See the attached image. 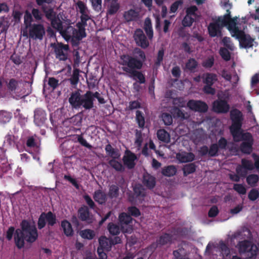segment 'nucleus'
<instances>
[{
	"label": "nucleus",
	"mask_w": 259,
	"mask_h": 259,
	"mask_svg": "<svg viewBox=\"0 0 259 259\" xmlns=\"http://www.w3.org/2000/svg\"><path fill=\"white\" fill-rule=\"evenodd\" d=\"M237 138L233 140L235 142L242 141L239 146L241 152L245 154H250L253 151L254 140L252 134L249 132H243L238 134Z\"/></svg>",
	"instance_id": "0eeeda50"
},
{
	"label": "nucleus",
	"mask_w": 259,
	"mask_h": 259,
	"mask_svg": "<svg viewBox=\"0 0 259 259\" xmlns=\"http://www.w3.org/2000/svg\"><path fill=\"white\" fill-rule=\"evenodd\" d=\"M187 107L192 111L205 113L208 110L207 104L201 100H190L187 103Z\"/></svg>",
	"instance_id": "ddd939ff"
},
{
	"label": "nucleus",
	"mask_w": 259,
	"mask_h": 259,
	"mask_svg": "<svg viewBox=\"0 0 259 259\" xmlns=\"http://www.w3.org/2000/svg\"><path fill=\"white\" fill-rule=\"evenodd\" d=\"M106 153L113 158H118L119 155L116 151V150L112 147V146L109 144H107L105 148Z\"/></svg>",
	"instance_id": "09e8293b"
},
{
	"label": "nucleus",
	"mask_w": 259,
	"mask_h": 259,
	"mask_svg": "<svg viewBox=\"0 0 259 259\" xmlns=\"http://www.w3.org/2000/svg\"><path fill=\"white\" fill-rule=\"evenodd\" d=\"M136 119L139 127L143 128L145 124V117L142 111L137 110L136 113Z\"/></svg>",
	"instance_id": "37998d69"
},
{
	"label": "nucleus",
	"mask_w": 259,
	"mask_h": 259,
	"mask_svg": "<svg viewBox=\"0 0 259 259\" xmlns=\"http://www.w3.org/2000/svg\"><path fill=\"white\" fill-rule=\"evenodd\" d=\"M248 199L251 201H255L259 197V191L256 189H252L248 195Z\"/></svg>",
	"instance_id": "774afa93"
},
{
	"label": "nucleus",
	"mask_w": 259,
	"mask_h": 259,
	"mask_svg": "<svg viewBox=\"0 0 259 259\" xmlns=\"http://www.w3.org/2000/svg\"><path fill=\"white\" fill-rule=\"evenodd\" d=\"M144 29L149 38L151 39L153 36V31L151 20L148 17L145 19Z\"/></svg>",
	"instance_id": "2f4dec72"
},
{
	"label": "nucleus",
	"mask_w": 259,
	"mask_h": 259,
	"mask_svg": "<svg viewBox=\"0 0 259 259\" xmlns=\"http://www.w3.org/2000/svg\"><path fill=\"white\" fill-rule=\"evenodd\" d=\"M127 213L131 217L135 218H138L141 214L140 209L135 206H130L127 208Z\"/></svg>",
	"instance_id": "de8ad7c7"
},
{
	"label": "nucleus",
	"mask_w": 259,
	"mask_h": 259,
	"mask_svg": "<svg viewBox=\"0 0 259 259\" xmlns=\"http://www.w3.org/2000/svg\"><path fill=\"white\" fill-rule=\"evenodd\" d=\"M75 31V28L66 23L65 26L60 34L66 40H69L71 38L73 39Z\"/></svg>",
	"instance_id": "412c9836"
},
{
	"label": "nucleus",
	"mask_w": 259,
	"mask_h": 259,
	"mask_svg": "<svg viewBox=\"0 0 259 259\" xmlns=\"http://www.w3.org/2000/svg\"><path fill=\"white\" fill-rule=\"evenodd\" d=\"M136 155L131 152L127 156H124L123 158V161L124 164L127 166L128 168H133L135 166V160L136 159Z\"/></svg>",
	"instance_id": "393cba45"
},
{
	"label": "nucleus",
	"mask_w": 259,
	"mask_h": 259,
	"mask_svg": "<svg viewBox=\"0 0 259 259\" xmlns=\"http://www.w3.org/2000/svg\"><path fill=\"white\" fill-rule=\"evenodd\" d=\"M238 245L239 251L241 253H248V255L250 258L256 255L258 248L251 242L246 240H243L239 242Z\"/></svg>",
	"instance_id": "9b49d317"
},
{
	"label": "nucleus",
	"mask_w": 259,
	"mask_h": 259,
	"mask_svg": "<svg viewBox=\"0 0 259 259\" xmlns=\"http://www.w3.org/2000/svg\"><path fill=\"white\" fill-rule=\"evenodd\" d=\"M176 172L177 168L176 166L173 165L164 166L161 170L162 175L167 177L174 176L176 175Z\"/></svg>",
	"instance_id": "7c9ffc66"
},
{
	"label": "nucleus",
	"mask_w": 259,
	"mask_h": 259,
	"mask_svg": "<svg viewBox=\"0 0 259 259\" xmlns=\"http://www.w3.org/2000/svg\"><path fill=\"white\" fill-rule=\"evenodd\" d=\"M183 4V0H178L172 3L169 9L170 13H176L180 6H181Z\"/></svg>",
	"instance_id": "69168bd1"
},
{
	"label": "nucleus",
	"mask_w": 259,
	"mask_h": 259,
	"mask_svg": "<svg viewBox=\"0 0 259 259\" xmlns=\"http://www.w3.org/2000/svg\"><path fill=\"white\" fill-rule=\"evenodd\" d=\"M228 50L226 48H221L219 51L220 56L226 61H229L231 59V54Z\"/></svg>",
	"instance_id": "8fccbe9b"
},
{
	"label": "nucleus",
	"mask_w": 259,
	"mask_h": 259,
	"mask_svg": "<svg viewBox=\"0 0 259 259\" xmlns=\"http://www.w3.org/2000/svg\"><path fill=\"white\" fill-rule=\"evenodd\" d=\"M30 13L36 21H39L42 20L43 15L39 9L37 8H33L31 10V13Z\"/></svg>",
	"instance_id": "0e129e2a"
},
{
	"label": "nucleus",
	"mask_w": 259,
	"mask_h": 259,
	"mask_svg": "<svg viewBox=\"0 0 259 259\" xmlns=\"http://www.w3.org/2000/svg\"><path fill=\"white\" fill-rule=\"evenodd\" d=\"M107 5V14L112 15L116 14L119 9L120 5L118 2L106 3Z\"/></svg>",
	"instance_id": "f704fd0d"
},
{
	"label": "nucleus",
	"mask_w": 259,
	"mask_h": 259,
	"mask_svg": "<svg viewBox=\"0 0 259 259\" xmlns=\"http://www.w3.org/2000/svg\"><path fill=\"white\" fill-rule=\"evenodd\" d=\"M133 191L136 197H143L145 196L144 190L141 185H136L133 189Z\"/></svg>",
	"instance_id": "603ef678"
},
{
	"label": "nucleus",
	"mask_w": 259,
	"mask_h": 259,
	"mask_svg": "<svg viewBox=\"0 0 259 259\" xmlns=\"http://www.w3.org/2000/svg\"><path fill=\"white\" fill-rule=\"evenodd\" d=\"M133 218L125 212H122L119 215V221L121 226L122 232L131 233L133 231V227L130 225L133 222Z\"/></svg>",
	"instance_id": "f8f14e48"
},
{
	"label": "nucleus",
	"mask_w": 259,
	"mask_h": 259,
	"mask_svg": "<svg viewBox=\"0 0 259 259\" xmlns=\"http://www.w3.org/2000/svg\"><path fill=\"white\" fill-rule=\"evenodd\" d=\"M108 230L110 234L112 235H118L122 232L121 226L120 227L113 223H110L108 225Z\"/></svg>",
	"instance_id": "e433bc0d"
},
{
	"label": "nucleus",
	"mask_w": 259,
	"mask_h": 259,
	"mask_svg": "<svg viewBox=\"0 0 259 259\" xmlns=\"http://www.w3.org/2000/svg\"><path fill=\"white\" fill-rule=\"evenodd\" d=\"M46 113L45 111L41 108H37L34 111V122L38 126L42 125L45 122Z\"/></svg>",
	"instance_id": "6ab92c4d"
},
{
	"label": "nucleus",
	"mask_w": 259,
	"mask_h": 259,
	"mask_svg": "<svg viewBox=\"0 0 259 259\" xmlns=\"http://www.w3.org/2000/svg\"><path fill=\"white\" fill-rule=\"evenodd\" d=\"M134 56H132L128 54H123L120 56L119 63L121 65H125L128 63L129 60L132 59L140 61L143 65L144 62L146 61V57L144 52L139 48H136L133 51Z\"/></svg>",
	"instance_id": "1a4fd4ad"
},
{
	"label": "nucleus",
	"mask_w": 259,
	"mask_h": 259,
	"mask_svg": "<svg viewBox=\"0 0 259 259\" xmlns=\"http://www.w3.org/2000/svg\"><path fill=\"white\" fill-rule=\"evenodd\" d=\"M138 16V13L135 10L130 9L125 11L123 14V17L127 22H130L135 20Z\"/></svg>",
	"instance_id": "473e14b6"
},
{
	"label": "nucleus",
	"mask_w": 259,
	"mask_h": 259,
	"mask_svg": "<svg viewBox=\"0 0 259 259\" xmlns=\"http://www.w3.org/2000/svg\"><path fill=\"white\" fill-rule=\"evenodd\" d=\"M173 107H178L179 108L185 107V101L182 97L174 98L172 100Z\"/></svg>",
	"instance_id": "4d7b16f0"
},
{
	"label": "nucleus",
	"mask_w": 259,
	"mask_h": 259,
	"mask_svg": "<svg viewBox=\"0 0 259 259\" xmlns=\"http://www.w3.org/2000/svg\"><path fill=\"white\" fill-rule=\"evenodd\" d=\"M198 65V62L194 58H190L185 64V69L194 72Z\"/></svg>",
	"instance_id": "c9c22d12"
},
{
	"label": "nucleus",
	"mask_w": 259,
	"mask_h": 259,
	"mask_svg": "<svg viewBox=\"0 0 259 259\" xmlns=\"http://www.w3.org/2000/svg\"><path fill=\"white\" fill-rule=\"evenodd\" d=\"M79 72L80 70L79 69H74L72 74L69 79L71 85L76 86L77 84L79 81Z\"/></svg>",
	"instance_id": "79ce46f5"
},
{
	"label": "nucleus",
	"mask_w": 259,
	"mask_h": 259,
	"mask_svg": "<svg viewBox=\"0 0 259 259\" xmlns=\"http://www.w3.org/2000/svg\"><path fill=\"white\" fill-rule=\"evenodd\" d=\"M172 114L167 112L162 113L161 115V118L164 124L165 125H170L173 122Z\"/></svg>",
	"instance_id": "49530a36"
},
{
	"label": "nucleus",
	"mask_w": 259,
	"mask_h": 259,
	"mask_svg": "<svg viewBox=\"0 0 259 259\" xmlns=\"http://www.w3.org/2000/svg\"><path fill=\"white\" fill-rule=\"evenodd\" d=\"M7 87L8 90L12 93H15L16 90L18 88V80L15 78H12L7 81Z\"/></svg>",
	"instance_id": "72a5a7b5"
},
{
	"label": "nucleus",
	"mask_w": 259,
	"mask_h": 259,
	"mask_svg": "<svg viewBox=\"0 0 259 259\" xmlns=\"http://www.w3.org/2000/svg\"><path fill=\"white\" fill-rule=\"evenodd\" d=\"M231 125L229 127L230 132L233 138H237L238 134L243 133L242 130L244 116L243 113L237 108L232 109L230 112Z\"/></svg>",
	"instance_id": "20e7f679"
},
{
	"label": "nucleus",
	"mask_w": 259,
	"mask_h": 259,
	"mask_svg": "<svg viewBox=\"0 0 259 259\" xmlns=\"http://www.w3.org/2000/svg\"><path fill=\"white\" fill-rule=\"evenodd\" d=\"M241 166L246 170H251L254 168L253 163L250 160H247L245 158L241 159Z\"/></svg>",
	"instance_id": "864d4df0"
},
{
	"label": "nucleus",
	"mask_w": 259,
	"mask_h": 259,
	"mask_svg": "<svg viewBox=\"0 0 259 259\" xmlns=\"http://www.w3.org/2000/svg\"><path fill=\"white\" fill-rule=\"evenodd\" d=\"M219 149L218 148V146L217 144H212L210 145L209 147V156L210 157H215L219 155Z\"/></svg>",
	"instance_id": "bf43d9fd"
},
{
	"label": "nucleus",
	"mask_w": 259,
	"mask_h": 259,
	"mask_svg": "<svg viewBox=\"0 0 259 259\" xmlns=\"http://www.w3.org/2000/svg\"><path fill=\"white\" fill-rule=\"evenodd\" d=\"M214 57L213 56H211L204 60L202 63V65L205 68H210L213 66L214 65Z\"/></svg>",
	"instance_id": "13d9d810"
},
{
	"label": "nucleus",
	"mask_w": 259,
	"mask_h": 259,
	"mask_svg": "<svg viewBox=\"0 0 259 259\" xmlns=\"http://www.w3.org/2000/svg\"><path fill=\"white\" fill-rule=\"evenodd\" d=\"M194 22V18L186 14L182 21V24L184 27H190Z\"/></svg>",
	"instance_id": "3c124183"
},
{
	"label": "nucleus",
	"mask_w": 259,
	"mask_h": 259,
	"mask_svg": "<svg viewBox=\"0 0 259 259\" xmlns=\"http://www.w3.org/2000/svg\"><path fill=\"white\" fill-rule=\"evenodd\" d=\"M77 216L81 221L88 224L92 223L93 222V215L87 205H83L79 208L77 211Z\"/></svg>",
	"instance_id": "4468645a"
},
{
	"label": "nucleus",
	"mask_w": 259,
	"mask_h": 259,
	"mask_svg": "<svg viewBox=\"0 0 259 259\" xmlns=\"http://www.w3.org/2000/svg\"><path fill=\"white\" fill-rule=\"evenodd\" d=\"M177 157L181 162L186 163L193 161L195 159V156L192 152H185L178 154Z\"/></svg>",
	"instance_id": "5701e85b"
},
{
	"label": "nucleus",
	"mask_w": 259,
	"mask_h": 259,
	"mask_svg": "<svg viewBox=\"0 0 259 259\" xmlns=\"http://www.w3.org/2000/svg\"><path fill=\"white\" fill-rule=\"evenodd\" d=\"M33 17L31 14L28 11H25L24 16V24L26 29L32 25Z\"/></svg>",
	"instance_id": "a19ab883"
},
{
	"label": "nucleus",
	"mask_w": 259,
	"mask_h": 259,
	"mask_svg": "<svg viewBox=\"0 0 259 259\" xmlns=\"http://www.w3.org/2000/svg\"><path fill=\"white\" fill-rule=\"evenodd\" d=\"M213 110L218 113H227L230 109L229 105L224 100H218L213 102L212 104Z\"/></svg>",
	"instance_id": "dca6fc26"
},
{
	"label": "nucleus",
	"mask_w": 259,
	"mask_h": 259,
	"mask_svg": "<svg viewBox=\"0 0 259 259\" xmlns=\"http://www.w3.org/2000/svg\"><path fill=\"white\" fill-rule=\"evenodd\" d=\"M196 166L194 163H191L186 164L183 168V171L184 176H187L188 175L193 174L196 171Z\"/></svg>",
	"instance_id": "ea45409f"
},
{
	"label": "nucleus",
	"mask_w": 259,
	"mask_h": 259,
	"mask_svg": "<svg viewBox=\"0 0 259 259\" xmlns=\"http://www.w3.org/2000/svg\"><path fill=\"white\" fill-rule=\"evenodd\" d=\"M99 246L98 248H102L106 251L111 250L112 245L111 244L110 238H107L105 236H101L99 239Z\"/></svg>",
	"instance_id": "a878e982"
},
{
	"label": "nucleus",
	"mask_w": 259,
	"mask_h": 259,
	"mask_svg": "<svg viewBox=\"0 0 259 259\" xmlns=\"http://www.w3.org/2000/svg\"><path fill=\"white\" fill-rule=\"evenodd\" d=\"M233 189L239 194L244 195L246 193V188L241 184H234Z\"/></svg>",
	"instance_id": "e2e57ef3"
},
{
	"label": "nucleus",
	"mask_w": 259,
	"mask_h": 259,
	"mask_svg": "<svg viewBox=\"0 0 259 259\" xmlns=\"http://www.w3.org/2000/svg\"><path fill=\"white\" fill-rule=\"evenodd\" d=\"M203 82L206 85H212L218 80V76L213 73H206L202 76Z\"/></svg>",
	"instance_id": "4be33fe9"
},
{
	"label": "nucleus",
	"mask_w": 259,
	"mask_h": 259,
	"mask_svg": "<svg viewBox=\"0 0 259 259\" xmlns=\"http://www.w3.org/2000/svg\"><path fill=\"white\" fill-rule=\"evenodd\" d=\"M233 25V29L231 28V26L229 28L232 36L235 37L239 40V45L241 48L245 49L252 48L255 39L252 38L250 35L245 34L243 30H240L236 25V22Z\"/></svg>",
	"instance_id": "423d86ee"
},
{
	"label": "nucleus",
	"mask_w": 259,
	"mask_h": 259,
	"mask_svg": "<svg viewBox=\"0 0 259 259\" xmlns=\"http://www.w3.org/2000/svg\"><path fill=\"white\" fill-rule=\"evenodd\" d=\"M134 38L136 44L143 49L147 48L149 45L146 35L141 29H137L135 31Z\"/></svg>",
	"instance_id": "2eb2a0df"
},
{
	"label": "nucleus",
	"mask_w": 259,
	"mask_h": 259,
	"mask_svg": "<svg viewBox=\"0 0 259 259\" xmlns=\"http://www.w3.org/2000/svg\"><path fill=\"white\" fill-rule=\"evenodd\" d=\"M81 91L77 90L72 92L68 99V102L72 109H84L91 110L94 107V103L87 91L84 94H81Z\"/></svg>",
	"instance_id": "7ed1b4c3"
},
{
	"label": "nucleus",
	"mask_w": 259,
	"mask_h": 259,
	"mask_svg": "<svg viewBox=\"0 0 259 259\" xmlns=\"http://www.w3.org/2000/svg\"><path fill=\"white\" fill-rule=\"evenodd\" d=\"M61 227L63 230L64 233L66 236H72L73 235V230L71 224L66 220L61 222Z\"/></svg>",
	"instance_id": "cd10ccee"
},
{
	"label": "nucleus",
	"mask_w": 259,
	"mask_h": 259,
	"mask_svg": "<svg viewBox=\"0 0 259 259\" xmlns=\"http://www.w3.org/2000/svg\"><path fill=\"white\" fill-rule=\"evenodd\" d=\"M81 236L83 238L91 240L95 237V233L92 230L85 229L81 231Z\"/></svg>",
	"instance_id": "5fc2aeb1"
},
{
	"label": "nucleus",
	"mask_w": 259,
	"mask_h": 259,
	"mask_svg": "<svg viewBox=\"0 0 259 259\" xmlns=\"http://www.w3.org/2000/svg\"><path fill=\"white\" fill-rule=\"evenodd\" d=\"M83 198L85 200L86 203L88 205V207L92 209H95L97 208L96 205L95 204L92 198L88 195L85 194L83 196Z\"/></svg>",
	"instance_id": "052dcab7"
},
{
	"label": "nucleus",
	"mask_w": 259,
	"mask_h": 259,
	"mask_svg": "<svg viewBox=\"0 0 259 259\" xmlns=\"http://www.w3.org/2000/svg\"><path fill=\"white\" fill-rule=\"evenodd\" d=\"M51 24L52 27L57 31L59 32L60 33L62 31L66 25V24H63V23L58 16L56 18H55L52 20Z\"/></svg>",
	"instance_id": "c756f323"
},
{
	"label": "nucleus",
	"mask_w": 259,
	"mask_h": 259,
	"mask_svg": "<svg viewBox=\"0 0 259 259\" xmlns=\"http://www.w3.org/2000/svg\"><path fill=\"white\" fill-rule=\"evenodd\" d=\"M93 198L100 204L105 203L107 200L106 194L101 190H98L94 192Z\"/></svg>",
	"instance_id": "b1692460"
},
{
	"label": "nucleus",
	"mask_w": 259,
	"mask_h": 259,
	"mask_svg": "<svg viewBox=\"0 0 259 259\" xmlns=\"http://www.w3.org/2000/svg\"><path fill=\"white\" fill-rule=\"evenodd\" d=\"M119 187L116 185H112L109 187L108 196L111 198H116L119 195Z\"/></svg>",
	"instance_id": "a18cd8bd"
},
{
	"label": "nucleus",
	"mask_w": 259,
	"mask_h": 259,
	"mask_svg": "<svg viewBox=\"0 0 259 259\" xmlns=\"http://www.w3.org/2000/svg\"><path fill=\"white\" fill-rule=\"evenodd\" d=\"M116 158H113L109 161V164L115 170L117 171H123L124 170V167L122 163L115 160Z\"/></svg>",
	"instance_id": "58836bf2"
},
{
	"label": "nucleus",
	"mask_w": 259,
	"mask_h": 259,
	"mask_svg": "<svg viewBox=\"0 0 259 259\" xmlns=\"http://www.w3.org/2000/svg\"><path fill=\"white\" fill-rule=\"evenodd\" d=\"M20 228L16 229L14 242L16 247L20 249L24 247L25 241L29 243L34 242L38 238V231L34 225L26 220L20 223Z\"/></svg>",
	"instance_id": "f257e3e1"
},
{
	"label": "nucleus",
	"mask_w": 259,
	"mask_h": 259,
	"mask_svg": "<svg viewBox=\"0 0 259 259\" xmlns=\"http://www.w3.org/2000/svg\"><path fill=\"white\" fill-rule=\"evenodd\" d=\"M157 136L158 140L163 142H168L169 140V134L164 129L158 130Z\"/></svg>",
	"instance_id": "4c0bfd02"
},
{
	"label": "nucleus",
	"mask_w": 259,
	"mask_h": 259,
	"mask_svg": "<svg viewBox=\"0 0 259 259\" xmlns=\"http://www.w3.org/2000/svg\"><path fill=\"white\" fill-rule=\"evenodd\" d=\"M142 183L148 189L152 190L155 187L156 178L148 172H145L143 175Z\"/></svg>",
	"instance_id": "a211bd4d"
},
{
	"label": "nucleus",
	"mask_w": 259,
	"mask_h": 259,
	"mask_svg": "<svg viewBox=\"0 0 259 259\" xmlns=\"http://www.w3.org/2000/svg\"><path fill=\"white\" fill-rule=\"evenodd\" d=\"M86 35L85 29H80V30L75 29L74 38L79 41L85 37Z\"/></svg>",
	"instance_id": "680f3d73"
},
{
	"label": "nucleus",
	"mask_w": 259,
	"mask_h": 259,
	"mask_svg": "<svg viewBox=\"0 0 259 259\" xmlns=\"http://www.w3.org/2000/svg\"><path fill=\"white\" fill-rule=\"evenodd\" d=\"M172 235L168 233H164L160 236L157 240V243L160 245H164L168 243H171Z\"/></svg>",
	"instance_id": "c85d7f7f"
},
{
	"label": "nucleus",
	"mask_w": 259,
	"mask_h": 259,
	"mask_svg": "<svg viewBox=\"0 0 259 259\" xmlns=\"http://www.w3.org/2000/svg\"><path fill=\"white\" fill-rule=\"evenodd\" d=\"M222 42L223 45L226 47V48L231 51L234 50V46L232 42L231 38L230 37L227 36L224 37L222 39Z\"/></svg>",
	"instance_id": "6e6d98bb"
},
{
	"label": "nucleus",
	"mask_w": 259,
	"mask_h": 259,
	"mask_svg": "<svg viewBox=\"0 0 259 259\" xmlns=\"http://www.w3.org/2000/svg\"><path fill=\"white\" fill-rule=\"evenodd\" d=\"M57 217L55 213L49 211L48 212H43L39 215L37 221V227L39 230L44 228L47 223L48 227H52L57 223Z\"/></svg>",
	"instance_id": "9d476101"
},
{
	"label": "nucleus",
	"mask_w": 259,
	"mask_h": 259,
	"mask_svg": "<svg viewBox=\"0 0 259 259\" xmlns=\"http://www.w3.org/2000/svg\"><path fill=\"white\" fill-rule=\"evenodd\" d=\"M127 65H122V69L123 71L125 72L131 77H133L134 79H138L140 83H145L146 81L144 75L142 72L138 71L140 70L143 65L142 63L140 61L132 59L129 60Z\"/></svg>",
	"instance_id": "39448f33"
},
{
	"label": "nucleus",
	"mask_w": 259,
	"mask_h": 259,
	"mask_svg": "<svg viewBox=\"0 0 259 259\" xmlns=\"http://www.w3.org/2000/svg\"><path fill=\"white\" fill-rule=\"evenodd\" d=\"M184 250L183 248H179L174 250L172 252L175 259H190L186 255H182L181 252Z\"/></svg>",
	"instance_id": "338daca9"
},
{
	"label": "nucleus",
	"mask_w": 259,
	"mask_h": 259,
	"mask_svg": "<svg viewBox=\"0 0 259 259\" xmlns=\"http://www.w3.org/2000/svg\"><path fill=\"white\" fill-rule=\"evenodd\" d=\"M259 180L258 175L256 174H250L246 177L247 183L252 187L256 186Z\"/></svg>",
	"instance_id": "c03bdc74"
},
{
	"label": "nucleus",
	"mask_w": 259,
	"mask_h": 259,
	"mask_svg": "<svg viewBox=\"0 0 259 259\" xmlns=\"http://www.w3.org/2000/svg\"><path fill=\"white\" fill-rule=\"evenodd\" d=\"M237 20L236 17L231 18V12L227 10L226 13L223 17H219L215 21L209 23L207 27L209 35L211 37L221 36L223 28L227 26L229 30L230 27L231 26V28L233 29V24H235Z\"/></svg>",
	"instance_id": "f03ea898"
},
{
	"label": "nucleus",
	"mask_w": 259,
	"mask_h": 259,
	"mask_svg": "<svg viewBox=\"0 0 259 259\" xmlns=\"http://www.w3.org/2000/svg\"><path fill=\"white\" fill-rule=\"evenodd\" d=\"M170 112L174 118L180 119L182 120L188 119L190 117L189 113L179 108L178 107H172Z\"/></svg>",
	"instance_id": "aec40b11"
},
{
	"label": "nucleus",
	"mask_w": 259,
	"mask_h": 259,
	"mask_svg": "<svg viewBox=\"0 0 259 259\" xmlns=\"http://www.w3.org/2000/svg\"><path fill=\"white\" fill-rule=\"evenodd\" d=\"M54 48L56 58L61 61H66L67 59V54L64 53V51H67L69 50L68 45L60 43L56 45Z\"/></svg>",
	"instance_id": "f3484780"
},
{
	"label": "nucleus",
	"mask_w": 259,
	"mask_h": 259,
	"mask_svg": "<svg viewBox=\"0 0 259 259\" xmlns=\"http://www.w3.org/2000/svg\"><path fill=\"white\" fill-rule=\"evenodd\" d=\"M28 29V33L27 31L23 32V36H27L29 38L33 40L43 39L46 34V29L44 25L41 23H33L32 25L27 28Z\"/></svg>",
	"instance_id": "6e6552de"
},
{
	"label": "nucleus",
	"mask_w": 259,
	"mask_h": 259,
	"mask_svg": "<svg viewBox=\"0 0 259 259\" xmlns=\"http://www.w3.org/2000/svg\"><path fill=\"white\" fill-rule=\"evenodd\" d=\"M41 9L42 11L45 14L46 18L51 22L53 20V19L57 17L53 8L44 6L41 7Z\"/></svg>",
	"instance_id": "bb28decb"
}]
</instances>
